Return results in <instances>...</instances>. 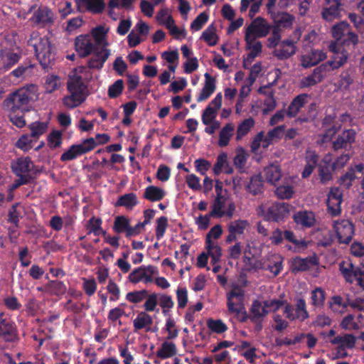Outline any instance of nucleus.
Segmentation results:
<instances>
[{"label": "nucleus", "mask_w": 364, "mask_h": 364, "mask_svg": "<svg viewBox=\"0 0 364 364\" xmlns=\"http://www.w3.org/2000/svg\"><path fill=\"white\" fill-rule=\"evenodd\" d=\"M333 227L340 243L348 244L351 241L354 234V227L350 220H336L333 222Z\"/></svg>", "instance_id": "obj_9"}, {"label": "nucleus", "mask_w": 364, "mask_h": 364, "mask_svg": "<svg viewBox=\"0 0 364 364\" xmlns=\"http://www.w3.org/2000/svg\"><path fill=\"white\" fill-rule=\"evenodd\" d=\"M165 195L166 192L164 189L155 186H149L144 193V197L152 202L162 200Z\"/></svg>", "instance_id": "obj_31"}, {"label": "nucleus", "mask_w": 364, "mask_h": 364, "mask_svg": "<svg viewBox=\"0 0 364 364\" xmlns=\"http://www.w3.org/2000/svg\"><path fill=\"white\" fill-rule=\"evenodd\" d=\"M310 267V260L308 258L296 257L292 261L291 271L297 272L300 271H306Z\"/></svg>", "instance_id": "obj_47"}, {"label": "nucleus", "mask_w": 364, "mask_h": 364, "mask_svg": "<svg viewBox=\"0 0 364 364\" xmlns=\"http://www.w3.org/2000/svg\"><path fill=\"white\" fill-rule=\"evenodd\" d=\"M205 85L197 98L198 102L207 100L215 90V80L208 73L205 74Z\"/></svg>", "instance_id": "obj_28"}, {"label": "nucleus", "mask_w": 364, "mask_h": 364, "mask_svg": "<svg viewBox=\"0 0 364 364\" xmlns=\"http://www.w3.org/2000/svg\"><path fill=\"white\" fill-rule=\"evenodd\" d=\"M254 124L255 122L252 117H249L242 122L237 127L236 139L237 140L242 139L250 131Z\"/></svg>", "instance_id": "obj_45"}, {"label": "nucleus", "mask_w": 364, "mask_h": 364, "mask_svg": "<svg viewBox=\"0 0 364 364\" xmlns=\"http://www.w3.org/2000/svg\"><path fill=\"white\" fill-rule=\"evenodd\" d=\"M208 328L213 332L217 333H221L227 330V326L221 320H208Z\"/></svg>", "instance_id": "obj_61"}, {"label": "nucleus", "mask_w": 364, "mask_h": 364, "mask_svg": "<svg viewBox=\"0 0 364 364\" xmlns=\"http://www.w3.org/2000/svg\"><path fill=\"white\" fill-rule=\"evenodd\" d=\"M350 28V26L346 21H341L334 25L332 28L333 37L337 41L341 40L349 32Z\"/></svg>", "instance_id": "obj_38"}, {"label": "nucleus", "mask_w": 364, "mask_h": 364, "mask_svg": "<svg viewBox=\"0 0 364 364\" xmlns=\"http://www.w3.org/2000/svg\"><path fill=\"white\" fill-rule=\"evenodd\" d=\"M11 168L17 176H30L33 164L29 157H20L11 162Z\"/></svg>", "instance_id": "obj_18"}, {"label": "nucleus", "mask_w": 364, "mask_h": 364, "mask_svg": "<svg viewBox=\"0 0 364 364\" xmlns=\"http://www.w3.org/2000/svg\"><path fill=\"white\" fill-rule=\"evenodd\" d=\"M34 18L37 23L44 26L53 23V15L50 10L42 8L35 12Z\"/></svg>", "instance_id": "obj_32"}, {"label": "nucleus", "mask_w": 364, "mask_h": 364, "mask_svg": "<svg viewBox=\"0 0 364 364\" xmlns=\"http://www.w3.org/2000/svg\"><path fill=\"white\" fill-rule=\"evenodd\" d=\"M152 323L151 317L145 312L139 313L134 319L133 324L135 330L146 328Z\"/></svg>", "instance_id": "obj_39"}, {"label": "nucleus", "mask_w": 364, "mask_h": 364, "mask_svg": "<svg viewBox=\"0 0 364 364\" xmlns=\"http://www.w3.org/2000/svg\"><path fill=\"white\" fill-rule=\"evenodd\" d=\"M129 221L124 216H117L115 218L113 229L117 233H122L123 232H127V229H129Z\"/></svg>", "instance_id": "obj_51"}, {"label": "nucleus", "mask_w": 364, "mask_h": 364, "mask_svg": "<svg viewBox=\"0 0 364 364\" xmlns=\"http://www.w3.org/2000/svg\"><path fill=\"white\" fill-rule=\"evenodd\" d=\"M340 270L346 282L353 283L356 280L358 284L364 290V267L354 266L350 262L340 264Z\"/></svg>", "instance_id": "obj_8"}, {"label": "nucleus", "mask_w": 364, "mask_h": 364, "mask_svg": "<svg viewBox=\"0 0 364 364\" xmlns=\"http://www.w3.org/2000/svg\"><path fill=\"white\" fill-rule=\"evenodd\" d=\"M5 314L0 311V338L13 340L15 336V328L12 323L5 318Z\"/></svg>", "instance_id": "obj_26"}, {"label": "nucleus", "mask_w": 364, "mask_h": 364, "mask_svg": "<svg viewBox=\"0 0 364 364\" xmlns=\"http://www.w3.org/2000/svg\"><path fill=\"white\" fill-rule=\"evenodd\" d=\"M299 39V36L296 41L290 38L282 41L278 47L272 51L273 55L281 60L289 58L296 52L297 48L296 44Z\"/></svg>", "instance_id": "obj_11"}, {"label": "nucleus", "mask_w": 364, "mask_h": 364, "mask_svg": "<svg viewBox=\"0 0 364 364\" xmlns=\"http://www.w3.org/2000/svg\"><path fill=\"white\" fill-rule=\"evenodd\" d=\"M270 31V26L267 21L262 18H255L251 24L247 28L245 36H249L253 38H262L266 36Z\"/></svg>", "instance_id": "obj_10"}, {"label": "nucleus", "mask_w": 364, "mask_h": 364, "mask_svg": "<svg viewBox=\"0 0 364 364\" xmlns=\"http://www.w3.org/2000/svg\"><path fill=\"white\" fill-rule=\"evenodd\" d=\"M311 303L315 306H323L325 301V292L319 287L316 288L311 292Z\"/></svg>", "instance_id": "obj_52"}, {"label": "nucleus", "mask_w": 364, "mask_h": 364, "mask_svg": "<svg viewBox=\"0 0 364 364\" xmlns=\"http://www.w3.org/2000/svg\"><path fill=\"white\" fill-rule=\"evenodd\" d=\"M68 90L70 95L63 98V105L69 109L75 108L82 104L88 95V90L80 75L73 71L68 81Z\"/></svg>", "instance_id": "obj_4"}, {"label": "nucleus", "mask_w": 364, "mask_h": 364, "mask_svg": "<svg viewBox=\"0 0 364 364\" xmlns=\"http://www.w3.org/2000/svg\"><path fill=\"white\" fill-rule=\"evenodd\" d=\"M342 4L340 0H333L322 9V17L327 21H332L340 16Z\"/></svg>", "instance_id": "obj_23"}, {"label": "nucleus", "mask_w": 364, "mask_h": 364, "mask_svg": "<svg viewBox=\"0 0 364 364\" xmlns=\"http://www.w3.org/2000/svg\"><path fill=\"white\" fill-rule=\"evenodd\" d=\"M217 115V110L211 105H209L203 111L202 114V122L204 124H210Z\"/></svg>", "instance_id": "obj_55"}, {"label": "nucleus", "mask_w": 364, "mask_h": 364, "mask_svg": "<svg viewBox=\"0 0 364 364\" xmlns=\"http://www.w3.org/2000/svg\"><path fill=\"white\" fill-rule=\"evenodd\" d=\"M102 221L100 219L92 218L88 222V228L90 232H93L95 235H99L101 232L105 235V232L101 228Z\"/></svg>", "instance_id": "obj_63"}, {"label": "nucleus", "mask_w": 364, "mask_h": 364, "mask_svg": "<svg viewBox=\"0 0 364 364\" xmlns=\"http://www.w3.org/2000/svg\"><path fill=\"white\" fill-rule=\"evenodd\" d=\"M282 29L279 26L273 27L271 36L267 40V46L269 48H276L281 42Z\"/></svg>", "instance_id": "obj_43"}, {"label": "nucleus", "mask_w": 364, "mask_h": 364, "mask_svg": "<svg viewBox=\"0 0 364 364\" xmlns=\"http://www.w3.org/2000/svg\"><path fill=\"white\" fill-rule=\"evenodd\" d=\"M347 304L343 301V298L340 296H333L331 301H329V307L334 312L341 311L347 307Z\"/></svg>", "instance_id": "obj_57"}, {"label": "nucleus", "mask_w": 364, "mask_h": 364, "mask_svg": "<svg viewBox=\"0 0 364 364\" xmlns=\"http://www.w3.org/2000/svg\"><path fill=\"white\" fill-rule=\"evenodd\" d=\"M294 220L297 224L305 227H311L315 222L314 215L312 212H299L294 215Z\"/></svg>", "instance_id": "obj_35"}, {"label": "nucleus", "mask_w": 364, "mask_h": 364, "mask_svg": "<svg viewBox=\"0 0 364 364\" xmlns=\"http://www.w3.org/2000/svg\"><path fill=\"white\" fill-rule=\"evenodd\" d=\"M203 38L209 46H215L217 43L218 37L215 34V28L211 24L203 32Z\"/></svg>", "instance_id": "obj_46"}, {"label": "nucleus", "mask_w": 364, "mask_h": 364, "mask_svg": "<svg viewBox=\"0 0 364 364\" xmlns=\"http://www.w3.org/2000/svg\"><path fill=\"white\" fill-rule=\"evenodd\" d=\"M326 58V54L320 50H312L309 54L301 57V65L308 68L317 65Z\"/></svg>", "instance_id": "obj_25"}, {"label": "nucleus", "mask_w": 364, "mask_h": 364, "mask_svg": "<svg viewBox=\"0 0 364 364\" xmlns=\"http://www.w3.org/2000/svg\"><path fill=\"white\" fill-rule=\"evenodd\" d=\"M289 205L286 203H275L267 210V218L276 222L282 220L289 214Z\"/></svg>", "instance_id": "obj_19"}, {"label": "nucleus", "mask_w": 364, "mask_h": 364, "mask_svg": "<svg viewBox=\"0 0 364 364\" xmlns=\"http://www.w3.org/2000/svg\"><path fill=\"white\" fill-rule=\"evenodd\" d=\"M83 154L78 144H74L70 147V149L64 152L61 156L60 160L62 161H71L75 159L78 156Z\"/></svg>", "instance_id": "obj_48"}, {"label": "nucleus", "mask_w": 364, "mask_h": 364, "mask_svg": "<svg viewBox=\"0 0 364 364\" xmlns=\"http://www.w3.org/2000/svg\"><path fill=\"white\" fill-rule=\"evenodd\" d=\"M309 95L302 93L295 97L291 102L287 110V115L290 117H295L301 109L308 102Z\"/></svg>", "instance_id": "obj_24"}, {"label": "nucleus", "mask_w": 364, "mask_h": 364, "mask_svg": "<svg viewBox=\"0 0 364 364\" xmlns=\"http://www.w3.org/2000/svg\"><path fill=\"white\" fill-rule=\"evenodd\" d=\"M28 45L33 48L43 69L51 68L55 61V48L48 38H41L38 32H33L28 41Z\"/></svg>", "instance_id": "obj_3"}, {"label": "nucleus", "mask_w": 364, "mask_h": 364, "mask_svg": "<svg viewBox=\"0 0 364 364\" xmlns=\"http://www.w3.org/2000/svg\"><path fill=\"white\" fill-rule=\"evenodd\" d=\"M348 18L360 33L364 32V19L360 15L350 13L348 14Z\"/></svg>", "instance_id": "obj_64"}, {"label": "nucleus", "mask_w": 364, "mask_h": 364, "mask_svg": "<svg viewBox=\"0 0 364 364\" xmlns=\"http://www.w3.org/2000/svg\"><path fill=\"white\" fill-rule=\"evenodd\" d=\"M137 204V197L134 193H127L120 196L116 203L117 206H124L128 210H132Z\"/></svg>", "instance_id": "obj_34"}, {"label": "nucleus", "mask_w": 364, "mask_h": 364, "mask_svg": "<svg viewBox=\"0 0 364 364\" xmlns=\"http://www.w3.org/2000/svg\"><path fill=\"white\" fill-rule=\"evenodd\" d=\"M20 208V205L18 203H16L11 206L9 211V221L15 225H18L19 218H21Z\"/></svg>", "instance_id": "obj_60"}, {"label": "nucleus", "mask_w": 364, "mask_h": 364, "mask_svg": "<svg viewBox=\"0 0 364 364\" xmlns=\"http://www.w3.org/2000/svg\"><path fill=\"white\" fill-rule=\"evenodd\" d=\"M21 58L18 53L10 49L0 50V70L9 69L16 64Z\"/></svg>", "instance_id": "obj_22"}, {"label": "nucleus", "mask_w": 364, "mask_h": 364, "mask_svg": "<svg viewBox=\"0 0 364 364\" xmlns=\"http://www.w3.org/2000/svg\"><path fill=\"white\" fill-rule=\"evenodd\" d=\"M157 274V270L154 266H141L133 270L129 276V281L132 283H138L143 281L144 283H149L153 281L152 276Z\"/></svg>", "instance_id": "obj_14"}, {"label": "nucleus", "mask_w": 364, "mask_h": 364, "mask_svg": "<svg viewBox=\"0 0 364 364\" xmlns=\"http://www.w3.org/2000/svg\"><path fill=\"white\" fill-rule=\"evenodd\" d=\"M328 71V65H320L314 69L312 73L300 81V87L302 88L309 87L321 82Z\"/></svg>", "instance_id": "obj_16"}, {"label": "nucleus", "mask_w": 364, "mask_h": 364, "mask_svg": "<svg viewBox=\"0 0 364 364\" xmlns=\"http://www.w3.org/2000/svg\"><path fill=\"white\" fill-rule=\"evenodd\" d=\"M225 202V198L223 196L216 197L212 205V210L210 213V215H213L217 218L223 217Z\"/></svg>", "instance_id": "obj_42"}, {"label": "nucleus", "mask_w": 364, "mask_h": 364, "mask_svg": "<svg viewBox=\"0 0 364 364\" xmlns=\"http://www.w3.org/2000/svg\"><path fill=\"white\" fill-rule=\"evenodd\" d=\"M109 28L98 26L92 31L91 35H81L75 39V50L80 57H86L99 50L100 48H106L108 43L106 40Z\"/></svg>", "instance_id": "obj_1"}, {"label": "nucleus", "mask_w": 364, "mask_h": 364, "mask_svg": "<svg viewBox=\"0 0 364 364\" xmlns=\"http://www.w3.org/2000/svg\"><path fill=\"white\" fill-rule=\"evenodd\" d=\"M283 313L286 318L291 321H304L309 317L306 301L302 298L295 299L294 305L286 303Z\"/></svg>", "instance_id": "obj_7"}, {"label": "nucleus", "mask_w": 364, "mask_h": 364, "mask_svg": "<svg viewBox=\"0 0 364 364\" xmlns=\"http://www.w3.org/2000/svg\"><path fill=\"white\" fill-rule=\"evenodd\" d=\"M245 291L237 284L232 286L228 294V306L230 312L235 313L241 321L247 318L246 312L243 306Z\"/></svg>", "instance_id": "obj_5"}, {"label": "nucleus", "mask_w": 364, "mask_h": 364, "mask_svg": "<svg viewBox=\"0 0 364 364\" xmlns=\"http://www.w3.org/2000/svg\"><path fill=\"white\" fill-rule=\"evenodd\" d=\"M147 296V291L146 290L136 291L129 292L126 298L128 301L132 303H139L146 299Z\"/></svg>", "instance_id": "obj_62"}, {"label": "nucleus", "mask_w": 364, "mask_h": 364, "mask_svg": "<svg viewBox=\"0 0 364 364\" xmlns=\"http://www.w3.org/2000/svg\"><path fill=\"white\" fill-rule=\"evenodd\" d=\"M246 189L252 195L262 193L263 189V181L261 176L255 175L251 177L250 182L246 186Z\"/></svg>", "instance_id": "obj_36"}, {"label": "nucleus", "mask_w": 364, "mask_h": 364, "mask_svg": "<svg viewBox=\"0 0 364 364\" xmlns=\"http://www.w3.org/2000/svg\"><path fill=\"white\" fill-rule=\"evenodd\" d=\"M246 42V48L250 50L247 57L244 59L243 66L247 68V64H250L252 60L261 53L262 45L260 41H257L255 38L245 36Z\"/></svg>", "instance_id": "obj_20"}, {"label": "nucleus", "mask_w": 364, "mask_h": 364, "mask_svg": "<svg viewBox=\"0 0 364 364\" xmlns=\"http://www.w3.org/2000/svg\"><path fill=\"white\" fill-rule=\"evenodd\" d=\"M95 53L94 57L89 60L88 66L90 68L100 69L103 66L104 63L110 55V50L106 48H100V49Z\"/></svg>", "instance_id": "obj_30"}, {"label": "nucleus", "mask_w": 364, "mask_h": 364, "mask_svg": "<svg viewBox=\"0 0 364 364\" xmlns=\"http://www.w3.org/2000/svg\"><path fill=\"white\" fill-rule=\"evenodd\" d=\"M37 97V87L31 84L10 94L4 101V106L10 112L23 114L29 110V103Z\"/></svg>", "instance_id": "obj_2"}, {"label": "nucleus", "mask_w": 364, "mask_h": 364, "mask_svg": "<svg viewBox=\"0 0 364 364\" xmlns=\"http://www.w3.org/2000/svg\"><path fill=\"white\" fill-rule=\"evenodd\" d=\"M343 194L340 188L333 187L330 189L326 200L328 213L332 216H337L341 213V204L343 201Z\"/></svg>", "instance_id": "obj_13"}, {"label": "nucleus", "mask_w": 364, "mask_h": 364, "mask_svg": "<svg viewBox=\"0 0 364 364\" xmlns=\"http://www.w3.org/2000/svg\"><path fill=\"white\" fill-rule=\"evenodd\" d=\"M234 131V126L232 124H227L220 131L218 144L220 146H225L228 144L230 137Z\"/></svg>", "instance_id": "obj_41"}, {"label": "nucleus", "mask_w": 364, "mask_h": 364, "mask_svg": "<svg viewBox=\"0 0 364 364\" xmlns=\"http://www.w3.org/2000/svg\"><path fill=\"white\" fill-rule=\"evenodd\" d=\"M176 353V349L173 343H163L156 355L158 357L165 359L174 355Z\"/></svg>", "instance_id": "obj_44"}, {"label": "nucleus", "mask_w": 364, "mask_h": 364, "mask_svg": "<svg viewBox=\"0 0 364 364\" xmlns=\"http://www.w3.org/2000/svg\"><path fill=\"white\" fill-rule=\"evenodd\" d=\"M31 129V136L37 139L39 136L42 135L47 128V124L44 122H34L29 125Z\"/></svg>", "instance_id": "obj_50"}, {"label": "nucleus", "mask_w": 364, "mask_h": 364, "mask_svg": "<svg viewBox=\"0 0 364 364\" xmlns=\"http://www.w3.org/2000/svg\"><path fill=\"white\" fill-rule=\"evenodd\" d=\"M124 89V82L122 80H117L109 87L108 95L110 98H115L120 95Z\"/></svg>", "instance_id": "obj_54"}, {"label": "nucleus", "mask_w": 364, "mask_h": 364, "mask_svg": "<svg viewBox=\"0 0 364 364\" xmlns=\"http://www.w3.org/2000/svg\"><path fill=\"white\" fill-rule=\"evenodd\" d=\"M355 139V132L352 129H346L338 134L335 141H333V149L338 151L341 149L350 147Z\"/></svg>", "instance_id": "obj_21"}, {"label": "nucleus", "mask_w": 364, "mask_h": 364, "mask_svg": "<svg viewBox=\"0 0 364 364\" xmlns=\"http://www.w3.org/2000/svg\"><path fill=\"white\" fill-rule=\"evenodd\" d=\"M250 226V223L247 220H235L228 224V235L226 242L230 243L236 241L242 235L244 234L245 229Z\"/></svg>", "instance_id": "obj_17"}, {"label": "nucleus", "mask_w": 364, "mask_h": 364, "mask_svg": "<svg viewBox=\"0 0 364 364\" xmlns=\"http://www.w3.org/2000/svg\"><path fill=\"white\" fill-rule=\"evenodd\" d=\"M208 255L212 258V262L216 264L220 262L222 257V249L217 242L206 243Z\"/></svg>", "instance_id": "obj_40"}, {"label": "nucleus", "mask_w": 364, "mask_h": 364, "mask_svg": "<svg viewBox=\"0 0 364 364\" xmlns=\"http://www.w3.org/2000/svg\"><path fill=\"white\" fill-rule=\"evenodd\" d=\"M247 158L248 154L243 148L237 149L233 160L235 166L239 168H242L246 164Z\"/></svg>", "instance_id": "obj_49"}, {"label": "nucleus", "mask_w": 364, "mask_h": 364, "mask_svg": "<svg viewBox=\"0 0 364 364\" xmlns=\"http://www.w3.org/2000/svg\"><path fill=\"white\" fill-rule=\"evenodd\" d=\"M331 156H326L318 166V176L322 183H326L332 179V165L330 164Z\"/></svg>", "instance_id": "obj_29"}, {"label": "nucleus", "mask_w": 364, "mask_h": 364, "mask_svg": "<svg viewBox=\"0 0 364 364\" xmlns=\"http://www.w3.org/2000/svg\"><path fill=\"white\" fill-rule=\"evenodd\" d=\"M61 85L62 82L58 75H48L46 77L44 87L46 92L52 93L54 91L58 90Z\"/></svg>", "instance_id": "obj_37"}, {"label": "nucleus", "mask_w": 364, "mask_h": 364, "mask_svg": "<svg viewBox=\"0 0 364 364\" xmlns=\"http://www.w3.org/2000/svg\"><path fill=\"white\" fill-rule=\"evenodd\" d=\"M330 49L333 53V56L331 58V60L322 64L328 65V71L338 69L343 66L348 58V53L341 46H338L336 43L331 44Z\"/></svg>", "instance_id": "obj_12"}, {"label": "nucleus", "mask_w": 364, "mask_h": 364, "mask_svg": "<svg viewBox=\"0 0 364 364\" xmlns=\"http://www.w3.org/2000/svg\"><path fill=\"white\" fill-rule=\"evenodd\" d=\"M32 138L33 137L31 135H22L16 143V147L23 150V151L30 150L32 148Z\"/></svg>", "instance_id": "obj_53"}, {"label": "nucleus", "mask_w": 364, "mask_h": 364, "mask_svg": "<svg viewBox=\"0 0 364 364\" xmlns=\"http://www.w3.org/2000/svg\"><path fill=\"white\" fill-rule=\"evenodd\" d=\"M284 238L299 247L306 248L307 247V242L302 239H297L294 233L291 230H285L284 232Z\"/></svg>", "instance_id": "obj_58"}, {"label": "nucleus", "mask_w": 364, "mask_h": 364, "mask_svg": "<svg viewBox=\"0 0 364 364\" xmlns=\"http://www.w3.org/2000/svg\"><path fill=\"white\" fill-rule=\"evenodd\" d=\"M269 311L266 309L264 304L262 305L259 301H254L250 309V316H247V318H250V321L255 324V328L257 331H259L262 328V321ZM247 318L245 319V321Z\"/></svg>", "instance_id": "obj_15"}, {"label": "nucleus", "mask_w": 364, "mask_h": 364, "mask_svg": "<svg viewBox=\"0 0 364 364\" xmlns=\"http://www.w3.org/2000/svg\"><path fill=\"white\" fill-rule=\"evenodd\" d=\"M35 68V64L31 63L30 61L25 62L11 71L10 75L17 79H25L34 74Z\"/></svg>", "instance_id": "obj_27"}, {"label": "nucleus", "mask_w": 364, "mask_h": 364, "mask_svg": "<svg viewBox=\"0 0 364 364\" xmlns=\"http://www.w3.org/2000/svg\"><path fill=\"white\" fill-rule=\"evenodd\" d=\"M284 258L277 253H269L253 264L255 269L269 271L273 277L279 275L283 270Z\"/></svg>", "instance_id": "obj_6"}, {"label": "nucleus", "mask_w": 364, "mask_h": 364, "mask_svg": "<svg viewBox=\"0 0 364 364\" xmlns=\"http://www.w3.org/2000/svg\"><path fill=\"white\" fill-rule=\"evenodd\" d=\"M88 10L93 13H100L105 8L103 0H84Z\"/></svg>", "instance_id": "obj_56"}, {"label": "nucleus", "mask_w": 364, "mask_h": 364, "mask_svg": "<svg viewBox=\"0 0 364 364\" xmlns=\"http://www.w3.org/2000/svg\"><path fill=\"white\" fill-rule=\"evenodd\" d=\"M156 223V237L158 240H160L163 237L166 232L168 225V219L166 217L161 216L157 219Z\"/></svg>", "instance_id": "obj_59"}, {"label": "nucleus", "mask_w": 364, "mask_h": 364, "mask_svg": "<svg viewBox=\"0 0 364 364\" xmlns=\"http://www.w3.org/2000/svg\"><path fill=\"white\" fill-rule=\"evenodd\" d=\"M266 180L271 183L278 181L282 176L281 169L277 164H271L264 169Z\"/></svg>", "instance_id": "obj_33"}]
</instances>
